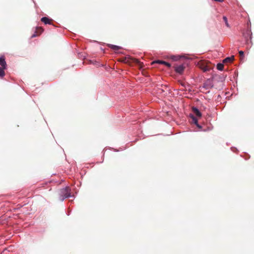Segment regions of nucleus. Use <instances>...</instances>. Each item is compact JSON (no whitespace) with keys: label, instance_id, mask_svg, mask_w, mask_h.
Here are the masks:
<instances>
[{"label":"nucleus","instance_id":"nucleus-17","mask_svg":"<svg viewBox=\"0 0 254 254\" xmlns=\"http://www.w3.org/2000/svg\"><path fill=\"white\" fill-rule=\"evenodd\" d=\"M215 1H222L223 0H214Z\"/></svg>","mask_w":254,"mask_h":254},{"label":"nucleus","instance_id":"nucleus-10","mask_svg":"<svg viewBox=\"0 0 254 254\" xmlns=\"http://www.w3.org/2000/svg\"><path fill=\"white\" fill-rule=\"evenodd\" d=\"M234 60V57L233 56H231V57H228L225 59L223 60L224 63H231Z\"/></svg>","mask_w":254,"mask_h":254},{"label":"nucleus","instance_id":"nucleus-2","mask_svg":"<svg viewBox=\"0 0 254 254\" xmlns=\"http://www.w3.org/2000/svg\"><path fill=\"white\" fill-rule=\"evenodd\" d=\"M61 194L64 196L63 199L70 196V190L68 187H66L61 190Z\"/></svg>","mask_w":254,"mask_h":254},{"label":"nucleus","instance_id":"nucleus-1","mask_svg":"<svg viewBox=\"0 0 254 254\" xmlns=\"http://www.w3.org/2000/svg\"><path fill=\"white\" fill-rule=\"evenodd\" d=\"M120 61L126 64H129L134 63L138 64L140 67H141L142 64L140 63L137 59H134L130 57L123 58L120 59Z\"/></svg>","mask_w":254,"mask_h":254},{"label":"nucleus","instance_id":"nucleus-6","mask_svg":"<svg viewBox=\"0 0 254 254\" xmlns=\"http://www.w3.org/2000/svg\"><path fill=\"white\" fill-rule=\"evenodd\" d=\"M0 65L4 68H6V63L3 57H0Z\"/></svg>","mask_w":254,"mask_h":254},{"label":"nucleus","instance_id":"nucleus-11","mask_svg":"<svg viewBox=\"0 0 254 254\" xmlns=\"http://www.w3.org/2000/svg\"><path fill=\"white\" fill-rule=\"evenodd\" d=\"M108 46H109V47H110V48L112 49L113 50H114L115 51H117L121 49L120 47L116 46V45L110 44V45H109Z\"/></svg>","mask_w":254,"mask_h":254},{"label":"nucleus","instance_id":"nucleus-5","mask_svg":"<svg viewBox=\"0 0 254 254\" xmlns=\"http://www.w3.org/2000/svg\"><path fill=\"white\" fill-rule=\"evenodd\" d=\"M41 21L44 23L45 24H51V22L53 21L52 19H49L47 17H42L41 19Z\"/></svg>","mask_w":254,"mask_h":254},{"label":"nucleus","instance_id":"nucleus-15","mask_svg":"<svg viewBox=\"0 0 254 254\" xmlns=\"http://www.w3.org/2000/svg\"><path fill=\"white\" fill-rule=\"evenodd\" d=\"M223 20L225 22V25L227 27H229V24L228 22L227 18L226 16H223Z\"/></svg>","mask_w":254,"mask_h":254},{"label":"nucleus","instance_id":"nucleus-13","mask_svg":"<svg viewBox=\"0 0 254 254\" xmlns=\"http://www.w3.org/2000/svg\"><path fill=\"white\" fill-rule=\"evenodd\" d=\"M5 68H3L2 67H0V76L3 77L5 75V72L4 71V69Z\"/></svg>","mask_w":254,"mask_h":254},{"label":"nucleus","instance_id":"nucleus-7","mask_svg":"<svg viewBox=\"0 0 254 254\" xmlns=\"http://www.w3.org/2000/svg\"><path fill=\"white\" fill-rule=\"evenodd\" d=\"M155 63H159V64H163L169 67H170L171 66V64L170 63L166 62L165 61H159L158 60V61H154L152 63V64H154Z\"/></svg>","mask_w":254,"mask_h":254},{"label":"nucleus","instance_id":"nucleus-3","mask_svg":"<svg viewBox=\"0 0 254 254\" xmlns=\"http://www.w3.org/2000/svg\"><path fill=\"white\" fill-rule=\"evenodd\" d=\"M43 31L44 29L41 27H37L34 33L32 35L31 38H34L40 35L43 32Z\"/></svg>","mask_w":254,"mask_h":254},{"label":"nucleus","instance_id":"nucleus-12","mask_svg":"<svg viewBox=\"0 0 254 254\" xmlns=\"http://www.w3.org/2000/svg\"><path fill=\"white\" fill-rule=\"evenodd\" d=\"M217 68L219 70H223L224 68V65L223 64L219 63L217 65Z\"/></svg>","mask_w":254,"mask_h":254},{"label":"nucleus","instance_id":"nucleus-14","mask_svg":"<svg viewBox=\"0 0 254 254\" xmlns=\"http://www.w3.org/2000/svg\"><path fill=\"white\" fill-rule=\"evenodd\" d=\"M239 55H240V60L242 61L243 60L244 58V53L243 51H240L239 52Z\"/></svg>","mask_w":254,"mask_h":254},{"label":"nucleus","instance_id":"nucleus-4","mask_svg":"<svg viewBox=\"0 0 254 254\" xmlns=\"http://www.w3.org/2000/svg\"><path fill=\"white\" fill-rule=\"evenodd\" d=\"M184 69H185V66L183 64H181V65H176L175 67V71L177 73H179L180 74H182L183 72V71L184 70Z\"/></svg>","mask_w":254,"mask_h":254},{"label":"nucleus","instance_id":"nucleus-16","mask_svg":"<svg viewBox=\"0 0 254 254\" xmlns=\"http://www.w3.org/2000/svg\"><path fill=\"white\" fill-rule=\"evenodd\" d=\"M204 71H206L209 70L210 68L208 67L207 65L205 66L204 67H202Z\"/></svg>","mask_w":254,"mask_h":254},{"label":"nucleus","instance_id":"nucleus-8","mask_svg":"<svg viewBox=\"0 0 254 254\" xmlns=\"http://www.w3.org/2000/svg\"><path fill=\"white\" fill-rule=\"evenodd\" d=\"M190 117L192 119V122L195 124L198 128H201V127L198 124L197 119L193 115H190Z\"/></svg>","mask_w":254,"mask_h":254},{"label":"nucleus","instance_id":"nucleus-9","mask_svg":"<svg viewBox=\"0 0 254 254\" xmlns=\"http://www.w3.org/2000/svg\"><path fill=\"white\" fill-rule=\"evenodd\" d=\"M192 111L193 112V113L197 116V117H201V113L200 112V111L195 107H193L192 108Z\"/></svg>","mask_w":254,"mask_h":254}]
</instances>
